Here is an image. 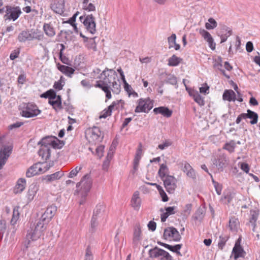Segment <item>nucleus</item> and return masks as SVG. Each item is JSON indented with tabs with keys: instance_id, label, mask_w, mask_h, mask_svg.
<instances>
[{
	"instance_id": "nucleus-13",
	"label": "nucleus",
	"mask_w": 260,
	"mask_h": 260,
	"mask_svg": "<svg viewBox=\"0 0 260 260\" xmlns=\"http://www.w3.org/2000/svg\"><path fill=\"white\" fill-rule=\"evenodd\" d=\"M149 255L151 257H158L162 256L161 259L165 258L166 260H172V257L170 254L166 251L155 247L149 250Z\"/></svg>"
},
{
	"instance_id": "nucleus-30",
	"label": "nucleus",
	"mask_w": 260,
	"mask_h": 260,
	"mask_svg": "<svg viewBox=\"0 0 260 260\" xmlns=\"http://www.w3.org/2000/svg\"><path fill=\"white\" fill-rule=\"evenodd\" d=\"M158 173L161 180L165 178L167 175H169V170L166 164H162L160 165Z\"/></svg>"
},
{
	"instance_id": "nucleus-10",
	"label": "nucleus",
	"mask_w": 260,
	"mask_h": 260,
	"mask_svg": "<svg viewBox=\"0 0 260 260\" xmlns=\"http://www.w3.org/2000/svg\"><path fill=\"white\" fill-rule=\"evenodd\" d=\"M213 165L215 166L219 171H222L229 163L226 155L224 154H219L212 160Z\"/></svg>"
},
{
	"instance_id": "nucleus-58",
	"label": "nucleus",
	"mask_w": 260,
	"mask_h": 260,
	"mask_svg": "<svg viewBox=\"0 0 260 260\" xmlns=\"http://www.w3.org/2000/svg\"><path fill=\"white\" fill-rule=\"evenodd\" d=\"M176 207L173 206V207H168L166 208V212L168 215H172L175 213V210L176 209Z\"/></svg>"
},
{
	"instance_id": "nucleus-27",
	"label": "nucleus",
	"mask_w": 260,
	"mask_h": 260,
	"mask_svg": "<svg viewBox=\"0 0 260 260\" xmlns=\"http://www.w3.org/2000/svg\"><path fill=\"white\" fill-rule=\"evenodd\" d=\"M131 205L135 210H138L141 206V200L138 191L134 192L131 200Z\"/></svg>"
},
{
	"instance_id": "nucleus-1",
	"label": "nucleus",
	"mask_w": 260,
	"mask_h": 260,
	"mask_svg": "<svg viewBox=\"0 0 260 260\" xmlns=\"http://www.w3.org/2000/svg\"><path fill=\"white\" fill-rule=\"evenodd\" d=\"M99 78L101 80L96 81L94 87L101 89L107 99H111V91L116 94L120 92V82L115 71L106 68L100 74Z\"/></svg>"
},
{
	"instance_id": "nucleus-14",
	"label": "nucleus",
	"mask_w": 260,
	"mask_h": 260,
	"mask_svg": "<svg viewBox=\"0 0 260 260\" xmlns=\"http://www.w3.org/2000/svg\"><path fill=\"white\" fill-rule=\"evenodd\" d=\"M86 136L89 141L93 142L99 141L101 139V132L98 127L94 126L87 130Z\"/></svg>"
},
{
	"instance_id": "nucleus-44",
	"label": "nucleus",
	"mask_w": 260,
	"mask_h": 260,
	"mask_svg": "<svg viewBox=\"0 0 260 260\" xmlns=\"http://www.w3.org/2000/svg\"><path fill=\"white\" fill-rule=\"evenodd\" d=\"M194 101L197 102L200 106H202L204 105L205 102L203 98L199 94L198 92L194 93L193 95Z\"/></svg>"
},
{
	"instance_id": "nucleus-22",
	"label": "nucleus",
	"mask_w": 260,
	"mask_h": 260,
	"mask_svg": "<svg viewBox=\"0 0 260 260\" xmlns=\"http://www.w3.org/2000/svg\"><path fill=\"white\" fill-rule=\"evenodd\" d=\"M155 114H161L164 116L169 118L172 116V111L170 110L168 107H159L153 109Z\"/></svg>"
},
{
	"instance_id": "nucleus-42",
	"label": "nucleus",
	"mask_w": 260,
	"mask_h": 260,
	"mask_svg": "<svg viewBox=\"0 0 260 260\" xmlns=\"http://www.w3.org/2000/svg\"><path fill=\"white\" fill-rule=\"evenodd\" d=\"M182 246V244H176L174 246L168 244V245L167 246V249L180 255L181 253L179 250L181 248Z\"/></svg>"
},
{
	"instance_id": "nucleus-33",
	"label": "nucleus",
	"mask_w": 260,
	"mask_h": 260,
	"mask_svg": "<svg viewBox=\"0 0 260 260\" xmlns=\"http://www.w3.org/2000/svg\"><path fill=\"white\" fill-rule=\"evenodd\" d=\"M38 189V186L36 184L33 183L29 186L27 193L28 199L29 200L34 199Z\"/></svg>"
},
{
	"instance_id": "nucleus-15",
	"label": "nucleus",
	"mask_w": 260,
	"mask_h": 260,
	"mask_svg": "<svg viewBox=\"0 0 260 260\" xmlns=\"http://www.w3.org/2000/svg\"><path fill=\"white\" fill-rule=\"evenodd\" d=\"M50 8L54 13L62 15L64 12V0H54Z\"/></svg>"
},
{
	"instance_id": "nucleus-18",
	"label": "nucleus",
	"mask_w": 260,
	"mask_h": 260,
	"mask_svg": "<svg viewBox=\"0 0 260 260\" xmlns=\"http://www.w3.org/2000/svg\"><path fill=\"white\" fill-rule=\"evenodd\" d=\"M200 34L204 38L209 44V47L214 50L215 49L216 44L210 34L204 29L200 28L199 29Z\"/></svg>"
},
{
	"instance_id": "nucleus-31",
	"label": "nucleus",
	"mask_w": 260,
	"mask_h": 260,
	"mask_svg": "<svg viewBox=\"0 0 260 260\" xmlns=\"http://www.w3.org/2000/svg\"><path fill=\"white\" fill-rule=\"evenodd\" d=\"M38 153L40 156L46 159L49 158L50 156V147L46 146H41V148L39 150Z\"/></svg>"
},
{
	"instance_id": "nucleus-37",
	"label": "nucleus",
	"mask_w": 260,
	"mask_h": 260,
	"mask_svg": "<svg viewBox=\"0 0 260 260\" xmlns=\"http://www.w3.org/2000/svg\"><path fill=\"white\" fill-rule=\"evenodd\" d=\"M205 215L203 209L199 208L197 209L193 216V218L196 220L201 221Z\"/></svg>"
},
{
	"instance_id": "nucleus-56",
	"label": "nucleus",
	"mask_w": 260,
	"mask_h": 260,
	"mask_svg": "<svg viewBox=\"0 0 260 260\" xmlns=\"http://www.w3.org/2000/svg\"><path fill=\"white\" fill-rule=\"evenodd\" d=\"M167 82L172 85H175L177 83V79L174 75H171L168 77Z\"/></svg>"
},
{
	"instance_id": "nucleus-26",
	"label": "nucleus",
	"mask_w": 260,
	"mask_h": 260,
	"mask_svg": "<svg viewBox=\"0 0 260 260\" xmlns=\"http://www.w3.org/2000/svg\"><path fill=\"white\" fill-rule=\"evenodd\" d=\"M222 99L224 101L234 102L236 100V95L235 92L231 89L225 90L223 93Z\"/></svg>"
},
{
	"instance_id": "nucleus-40",
	"label": "nucleus",
	"mask_w": 260,
	"mask_h": 260,
	"mask_svg": "<svg viewBox=\"0 0 260 260\" xmlns=\"http://www.w3.org/2000/svg\"><path fill=\"white\" fill-rule=\"evenodd\" d=\"M229 238V236L227 235H222L219 236V240L218 243V246L220 249L222 250L223 249Z\"/></svg>"
},
{
	"instance_id": "nucleus-17",
	"label": "nucleus",
	"mask_w": 260,
	"mask_h": 260,
	"mask_svg": "<svg viewBox=\"0 0 260 260\" xmlns=\"http://www.w3.org/2000/svg\"><path fill=\"white\" fill-rule=\"evenodd\" d=\"M12 148L11 146H6L0 150V169L5 164L6 160L12 152Z\"/></svg>"
},
{
	"instance_id": "nucleus-34",
	"label": "nucleus",
	"mask_w": 260,
	"mask_h": 260,
	"mask_svg": "<svg viewBox=\"0 0 260 260\" xmlns=\"http://www.w3.org/2000/svg\"><path fill=\"white\" fill-rule=\"evenodd\" d=\"M181 61L182 58L174 54L168 59V64L170 67H176L177 66Z\"/></svg>"
},
{
	"instance_id": "nucleus-21",
	"label": "nucleus",
	"mask_w": 260,
	"mask_h": 260,
	"mask_svg": "<svg viewBox=\"0 0 260 260\" xmlns=\"http://www.w3.org/2000/svg\"><path fill=\"white\" fill-rule=\"evenodd\" d=\"M56 66L59 71L69 78L72 77V75L75 71V69L73 68L67 66L62 65L59 63H57Z\"/></svg>"
},
{
	"instance_id": "nucleus-24",
	"label": "nucleus",
	"mask_w": 260,
	"mask_h": 260,
	"mask_svg": "<svg viewBox=\"0 0 260 260\" xmlns=\"http://www.w3.org/2000/svg\"><path fill=\"white\" fill-rule=\"evenodd\" d=\"M63 175L62 172L58 171L51 175L45 176L43 179L45 180L46 183H49L60 179Z\"/></svg>"
},
{
	"instance_id": "nucleus-12",
	"label": "nucleus",
	"mask_w": 260,
	"mask_h": 260,
	"mask_svg": "<svg viewBox=\"0 0 260 260\" xmlns=\"http://www.w3.org/2000/svg\"><path fill=\"white\" fill-rule=\"evenodd\" d=\"M40 112L36 105L28 103L22 111V115L26 118H30L37 116Z\"/></svg>"
},
{
	"instance_id": "nucleus-28",
	"label": "nucleus",
	"mask_w": 260,
	"mask_h": 260,
	"mask_svg": "<svg viewBox=\"0 0 260 260\" xmlns=\"http://www.w3.org/2000/svg\"><path fill=\"white\" fill-rule=\"evenodd\" d=\"M247 113H244L245 119L250 118L251 119L250 122L251 124H256L258 120V114L249 109L247 110Z\"/></svg>"
},
{
	"instance_id": "nucleus-36",
	"label": "nucleus",
	"mask_w": 260,
	"mask_h": 260,
	"mask_svg": "<svg viewBox=\"0 0 260 260\" xmlns=\"http://www.w3.org/2000/svg\"><path fill=\"white\" fill-rule=\"evenodd\" d=\"M239 226L238 219L235 217H232L229 220V227L232 231H236Z\"/></svg>"
},
{
	"instance_id": "nucleus-7",
	"label": "nucleus",
	"mask_w": 260,
	"mask_h": 260,
	"mask_svg": "<svg viewBox=\"0 0 260 260\" xmlns=\"http://www.w3.org/2000/svg\"><path fill=\"white\" fill-rule=\"evenodd\" d=\"M92 185V181L90 178V175L87 174L85 175L81 181L78 182L76 186L77 188H80V190L83 192V193L85 194L88 192L91 187Z\"/></svg>"
},
{
	"instance_id": "nucleus-46",
	"label": "nucleus",
	"mask_w": 260,
	"mask_h": 260,
	"mask_svg": "<svg viewBox=\"0 0 260 260\" xmlns=\"http://www.w3.org/2000/svg\"><path fill=\"white\" fill-rule=\"evenodd\" d=\"M113 105H110L107 109L104 110L102 112V114L100 115V118H106L109 116H110L111 115L112 111L111 110V109L113 108Z\"/></svg>"
},
{
	"instance_id": "nucleus-4",
	"label": "nucleus",
	"mask_w": 260,
	"mask_h": 260,
	"mask_svg": "<svg viewBox=\"0 0 260 260\" xmlns=\"http://www.w3.org/2000/svg\"><path fill=\"white\" fill-rule=\"evenodd\" d=\"M79 18L81 21H83V23L88 31L91 34L95 33L96 23L95 18L92 14L87 15V16H81Z\"/></svg>"
},
{
	"instance_id": "nucleus-16",
	"label": "nucleus",
	"mask_w": 260,
	"mask_h": 260,
	"mask_svg": "<svg viewBox=\"0 0 260 260\" xmlns=\"http://www.w3.org/2000/svg\"><path fill=\"white\" fill-rule=\"evenodd\" d=\"M142 239V231L139 224L134 226L132 244L134 247H137Z\"/></svg>"
},
{
	"instance_id": "nucleus-23",
	"label": "nucleus",
	"mask_w": 260,
	"mask_h": 260,
	"mask_svg": "<svg viewBox=\"0 0 260 260\" xmlns=\"http://www.w3.org/2000/svg\"><path fill=\"white\" fill-rule=\"evenodd\" d=\"M48 103L52 106L53 108L56 112L63 108L61 103V95H58L55 100H49Z\"/></svg>"
},
{
	"instance_id": "nucleus-62",
	"label": "nucleus",
	"mask_w": 260,
	"mask_h": 260,
	"mask_svg": "<svg viewBox=\"0 0 260 260\" xmlns=\"http://www.w3.org/2000/svg\"><path fill=\"white\" fill-rule=\"evenodd\" d=\"M40 167L42 168V172L43 173L50 169V165L47 163H40Z\"/></svg>"
},
{
	"instance_id": "nucleus-25",
	"label": "nucleus",
	"mask_w": 260,
	"mask_h": 260,
	"mask_svg": "<svg viewBox=\"0 0 260 260\" xmlns=\"http://www.w3.org/2000/svg\"><path fill=\"white\" fill-rule=\"evenodd\" d=\"M26 180L24 178H20L18 180L17 184L14 189L15 193H21L25 188Z\"/></svg>"
},
{
	"instance_id": "nucleus-5",
	"label": "nucleus",
	"mask_w": 260,
	"mask_h": 260,
	"mask_svg": "<svg viewBox=\"0 0 260 260\" xmlns=\"http://www.w3.org/2000/svg\"><path fill=\"white\" fill-rule=\"evenodd\" d=\"M153 107V102L150 98L140 99L138 105L136 107L135 112L136 113H148Z\"/></svg>"
},
{
	"instance_id": "nucleus-51",
	"label": "nucleus",
	"mask_w": 260,
	"mask_h": 260,
	"mask_svg": "<svg viewBox=\"0 0 260 260\" xmlns=\"http://www.w3.org/2000/svg\"><path fill=\"white\" fill-rule=\"evenodd\" d=\"M59 59L61 60V61L66 64L67 65H71V61L70 60L69 58L67 57V56H64L63 53H59Z\"/></svg>"
},
{
	"instance_id": "nucleus-61",
	"label": "nucleus",
	"mask_w": 260,
	"mask_h": 260,
	"mask_svg": "<svg viewBox=\"0 0 260 260\" xmlns=\"http://www.w3.org/2000/svg\"><path fill=\"white\" fill-rule=\"evenodd\" d=\"M90 43L89 44L88 47L92 49L94 51H96V45L95 42L94 41V38H92L90 39Z\"/></svg>"
},
{
	"instance_id": "nucleus-55",
	"label": "nucleus",
	"mask_w": 260,
	"mask_h": 260,
	"mask_svg": "<svg viewBox=\"0 0 260 260\" xmlns=\"http://www.w3.org/2000/svg\"><path fill=\"white\" fill-rule=\"evenodd\" d=\"M84 260H93L92 254L89 247H88L86 250Z\"/></svg>"
},
{
	"instance_id": "nucleus-60",
	"label": "nucleus",
	"mask_w": 260,
	"mask_h": 260,
	"mask_svg": "<svg viewBox=\"0 0 260 260\" xmlns=\"http://www.w3.org/2000/svg\"><path fill=\"white\" fill-rule=\"evenodd\" d=\"M48 99L49 100H55L57 96L56 94V92L53 89H50L48 90Z\"/></svg>"
},
{
	"instance_id": "nucleus-9",
	"label": "nucleus",
	"mask_w": 260,
	"mask_h": 260,
	"mask_svg": "<svg viewBox=\"0 0 260 260\" xmlns=\"http://www.w3.org/2000/svg\"><path fill=\"white\" fill-rule=\"evenodd\" d=\"M57 211V207L54 205H51L48 207L45 212L42 214L41 219L39 221H41L45 225L51 220L52 217L54 216Z\"/></svg>"
},
{
	"instance_id": "nucleus-57",
	"label": "nucleus",
	"mask_w": 260,
	"mask_h": 260,
	"mask_svg": "<svg viewBox=\"0 0 260 260\" xmlns=\"http://www.w3.org/2000/svg\"><path fill=\"white\" fill-rule=\"evenodd\" d=\"M186 174L187 177H188L193 180L196 179V173L194 170L192 168H191L190 169V171H189V172H187Z\"/></svg>"
},
{
	"instance_id": "nucleus-6",
	"label": "nucleus",
	"mask_w": 260,
	"mask_h": 260,
	"mask_svg": "<svg viewBox=\"0 0 260 260\" xmlns=\"http://www.w3.org/2000/svg\"><path fill=\"white\" fill-rule=\"evenodd\" d=\"M6 8V14L4 16L5 20L15 21L21 13L20 9L18 7H13L7 6Z\"/></svg>"
},
{
	"instance_id": "nucleus-45",
	"label": "nucleus",
	"mask_w": 260,
	"mask_h": 260,
	"mask_svg": "<svg viewBox=\"0 0 260 260\" xmlns=\"http://www.w3.org/2000/svg\"><path fill=\"white\" fill-rule=\"evenodd\" d=\"M250 217L249 219L250 222H256L258 216V212L256 210H251L250 211Z\"/></svg>"
},
{
	"instance_id": "nucleus-8",
	"label": "nucleus",
	"mask_w": 260,
	"mask_h": 260,
	"mask_svg": "<svg viewBox=\"0 0 260 260\" xmlns=\"http://www.w3.org/2000/svg\"><path fill=\"white\" fill-rule=\"evenodd\" d=\"M164 238L166 240H172L177 242L180 240L181 237L176 228L168 227L164 230Z\"/></svg>"
},
{
	"instance_id": "nucleus-64",
	"label": "nucleus",
	"mask_w": 260,
	"mask_h": 260,
	"mask_svg": "<svg viewBox=\"0 0 260 260\" xmlns=\"http://www.w3.org/2000/svg\"><path fill=\"white\" fill-rule=\"evenodd\" d=\"M26 81V76L24 74L19 75L18 78V82L19 84H23Z\"/></svg>"
},
{
	"instance_id": "nucleus-52",
	"label": "nucleus",
	"mask_w": 260,
	"mask_h": 260,
	"mask_svg": "<svg viewBox=\"0 0 260 260\" xmlns=\"http://www.w3.org/2000/svg\"><path fill=\"white\" fill-rule=\"evenodd\" d=\"M212 183L214 185V186L215 187L216 193L218 195H220L221 193V190H222L221 185L219 183H218L217 182L214 180L213 179L212 180Z\"/></svg>"
},
{
	"instance_id": "nucleus-63",
	"label": "nucleus",
	"mask_w": 260,
	"mask_h": 260,
	"mask_svg": "<svg viewBox=\"0 0 260 260\" xmlns=\"http://www.w3.org/2000/svg\"><path fill=\"white\" fill-rule=\"evenodd\" d=\"M171 145H172V143L171 142H170L169 141H166L163 144H159L158 146V147L159 149H160L161 150H164L165 148L169 147Z\"/></svg>"
},
{
	"instance_id": "nucleus-29",
	"label": "nucleus",
	"mask_w": 260,
	"mask_h": 260,
	"mask_svg": "<svg viewBox=\"0 0 260 260\" xmlns=\"http://www.w3.org/2000/svg\"><path fill=\"white\" fill-rule=\"evenodd\" d=\"M113 148H115V145H114L113 143H112L110 147V151L108 153L107 156L106 157V159L103 162V168L104 170H108L110 160L112 157V154L113 153Z\"/></svg>"
},
{
	"instance_id": "nucleus-54",
	"label": "nucleus",
	"mask_w": 260,
	"mask_h": 260,
	"mask_svg": "<svg viewBox=\"0 0 260 260\" xmlns=\"http://www.w3.org/2000/svg\"><path fill=\"white\" fill-rule=\"evenodd\" d=\"M83 4V9L86 10L88 11L89 12L90 11H95V7L94 5H93L92 3H87L86 5Z\"/></svg>"
},
{
	"instance_id": "nucleus-39",
	"label": "nucleus",
	"mask_w": 260,
	"mask_h": 260,
	"mask_svg": "<svg viewBox=\"0 0 260 260\" xmlns=\"http://www.w3.org/2000/svg\"><path fill=\"white\" fill-rule=\"evenodd\" d=\"M243 251V249L241 246L235 245L233 249V252L234 254L235 258L237 259L238 257L242 256V254Z\"/></svg>"
},
{
	"instance_id": "nucleus-48",
	"label": "nucleus",
	"mask_w": 260,
	"mask_h": 260,
	"mask_svg": "<svg viewBox=\"0 0 260 260\" xmlns=\"http://www.w3.org/2000/svg\"><path fill=\"white\" fill-rule=\"evenodd\" d=\"M104 210V206L103 205H98L93 211V216L96 217L101 214Z\"/></svg>"
},
{
	"instance_id": "nucleus-49",
	"label": "nucleus",
	"mask_w": 260,
	"mask_h": 260,
	"mask_svg": "<svg viewBox=\"0 0 260 260\" xmlns=\"http://www.w3.org/2000/svg\"><path fill=\"white\" fill-rule=\"evenodd\" d=\"M176 36L175 34H172L171 36L168 38L169 49L174 47V45L176 43Z\"/></svg>"
},
{
	"instance_id": "nucleus-59",
	"label": "nucleus",
	"mask_w": 260,
	"mask_h": 260,
	"mask_svg": "<svg viewBox=\"0 0 260 260\" xmlns=\"http://www.w3.org/2000/svg\"><path fill=\"white\" fill-rule=\"evenodd\" d=\"M79 12H77L75 14L73 15V16L70 18L68 21H66V23H69L73 25V24H75V22L76 21V19L78 15L79 14Z\"/></svg>"
},
{
	"instance_id": "nucleus-20",
	"label": "nucleus",
	"mask_w": 260,
	"mask_h": 260,
	"mask_svg": "<svg viewBox=\"0 0 260 260\" xmlns=\"http://www.w3.org/2000/svg\"><path fill=\"white\" fill-rule=\"evenodd\" d=\"M232 30L225 25L222 26L218 36L220 37L221 43L225 42L228 38L232 35Z\"/></svg>"
},
{
	"instance_id": "nucleus-3",
	"label": "nucleus",
	"mask_w": 260,
	"mask_h": 260,
	"mask_svg": "<svg viewBox=\"0 0 260 260\" xmlns=\"http://www.w3.org/2000/svg\"><path fill=\"white\" fill-rule=\"evenodd\" d=\"M46 225L41 221H39L36 225L35 224L31 226L26 235V239L29 242L30 240L35 241L41 237L46 229Z\"/></svg>"
},
{
	"instance_id": "nucleus-43",
	"label": "nucleus",
	"mask_w": 260,
	"mask_h": 260,
	"mask_svg": "<svg viewBox=\"0 0 260 260\" xmlns=\"http://www.w3.org/2000/svg\"><path fill=\"white\" fill-rule=\"evenodd\" d=\"M142 157L135 155L133 162V170L132 171V173L134 174L135 172L138 170L139 161Z\"/></svg>"
},
{
	"instance_id": "nucleus-50",
	"label": "nucleus",
	"mask_w": 260,
	"mask_h": 260,
	"mask_svg": "<svg viewBox=\"0 0 260 260\" xmlns=\"http://www.w3.org/2000/svg\"><path fill=\"white\" fill-rule=\"evenodd\" d=\"M82 168V167L81 166H77L75 169L72 170L69 173L68 177H74L81 170Z\"/></svg>"
},
{
	"instance_id": "nucleus-11",
	"label": "nucleus",
	"mask_w": 260,
	"mask_h": 260,
	"mask_svg": "<svg viewBox=\"0 0 260 260\" xmlns=\"http://www.w3.org/2000/svg\"><path fill=\"white\" fill-rule=\"evenodd\" d=\"M166 190L169 193H172L174 192L177 185V180L176 178L171 175H167L165 178L162 179Z\"/></svg>"
},
{
	"instance_id": "nucleus-41",
	"label": "nucleus",
	"mask_w": 260,
	"mask_h": 260,
	"mask_svg": "<svg viewBox=\"0 0 260 260\" xmlns=\"http://www.w3.org/2000/svg\"><path fill=\"white\" fill-rule=\"evenodd\" d=\"M124 104V102L122 100H117L116 101H114L110 105H113V108L111 109V110H118L119 108L123 109V106Z\"/></svg>"
},
{
	"instance_id": "nucleus-32",
	"label": "nucleus",
	"mask_w": 260,
	"mask_h": 260,
	"mask_svg": "<svg viewBox=\"0 0 260 260\" xmlns=\"http://www.w3.org/2000/svg\"><path fill=\"white\" fill-rule=\"evenodd\" d=\"M43 29L46 35L49 37H52L55 35L54 28L50 24L45 23L43 25Z\"/></svg>"
},
{
	"instance_id": "nucleus-35",
	"label": "nucleus",
	"mask_w": 260,
	"mask_h": 260,
	"mask_svg": "<svg viewBox=\"0 0 260 260\" xmlns=\"http://www.w3.org/2000/svg\"><path fill=\"white\" fill-rule=\"evenodd\" d=\"M55 142L51 140L50 137H46L43 138L39 142L38 144H40L41 146H46L50 147V146H54Z\"/></svg>"
},
{
	"instance_id": "nucleus-47",
	"label": "nucleus",
	"mask_w": 260,
	"mask_h": 260,
	"mask_svg": "<svg viewBox=\"0 0 260 260\" xmlns=\"http://www.w3.org/2000/svg\"><path fill=\"white\" fill-rule=\"evenodd\" d=\"M235 146L236 145L235 142L233 141H231L230 143H226L223 147V149L228 150L230 152H233L234 151Z\"/></svg>"
},
{
	"instance_id": "nucleus-53",
	"label": "nucleus",
	"mask_w": 260,
	"mask_h": 260,
	"mask_svg": "<svg viewBox=\"0 0 260 260\" xmlns=\"http://www.w3.org/2000/svg\"><path fill=\"white\" fill-rule=\"evenodd\" d=\"M6 229V221L4 219L0 220V236L3 235Z\"/></svg>"
},
{
	"instance_id": "nucleus-2",
	"label": "nucleus",
	"mask_w": 260,
	"mask_h": 260,
	"mask_svg": "<svg viewBox=\"0 0 260 260\" xmlns=\"http://www.w3.org/2000/svg\"><path fill=\"white\" fill-rule=\"evenodd\" d=\"M43 34L38 30L30 29L22 31L18 36L17 39L19 42L24 43L26 41H32L35 40H42Z\"/></svg>"
},
{
	"instance_id": "nucleus-19",
	"label": "nucleus",
	"mask_w": 260,
	"mask_h": 260,
	"mask_svg": "<svg viewBox=\"0 0 260 260\" xmlns=\"http://www.w3.org/2000/svg\"><path fill=\"white\" fill-rule=\"evenodd\" d=\"M42 174L40 163L35 164L29 167L26 172L27 177L30 178L36 175Z\"/></svg>"
},
{
	"instance_id": "nucleus-38",
	"label": "nucleus",
	"mask_w": 260,
	"mask_h": 260,
	"mask_svg": "<svg viewBox=\"0 0 260 260\" xmlns=\"http://www.w3.org/2000/svg\"><path fill=\"white\" fill-rule=\"evenodd\" d=\"M208 21V22L205 23V27L207 29H213L217 27V23L214 19L210 18Z\"/></svg>"
}]
</instances>
